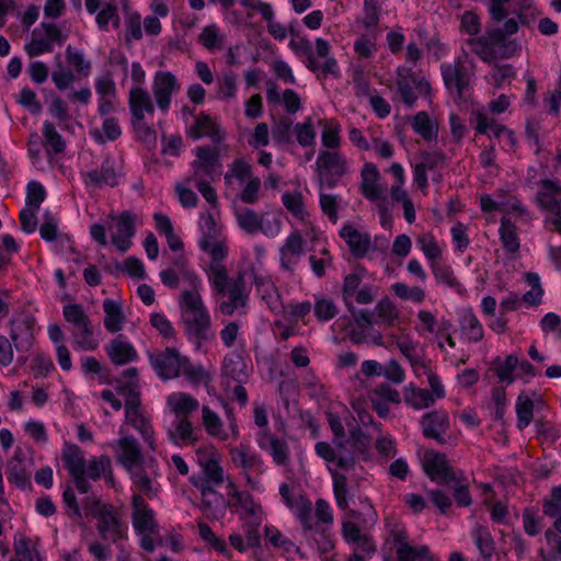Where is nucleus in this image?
<instances>
[{"label": "nucleus", "mask_w": 561, "mask_h": 561, "mask_svg": "<svg viewBox=\"0 0 561 561\" xmlns=\"http://www.w3.org/2000/svg\"><path fill=\"white\" fill-rule=\"evenodd\" d=\"M327 421L333 434V444L318 442L314 451L318 457L328 463H334L342 470L355 468L358 456L367 460L370 456L371 438L359 426L373 423V416L363 411L358 412V420L347 410L341 413L328 412Z\"/></svg>", "instance_id": "nucleus-1"}, {"label": "nucleus", "mask_w": 561, "mask_h": 561, "mask_svg": "<svg viewBox=\"0 0 561 561\" xmlns=\"http://www.w3.org/2000/svg\"><path fill=\"white\" fill-rule=\"evenodd\" d=\"M214 293L220 296L219 311L224 316L245 314L249 309L251 287L245 283V273L230 277L226 266L214 265L208 279Z\"/></svg>", "instance_id": "nucleus-2"}, {"label": "nucleus", "mask_w": 561, "mask_h": 561, "mask_svg": "<svg viewBox=\"0 0 561 561\" xmlns=\"http://www.w3.org/2000/svg\"><path fill=\"white\" fill-rule=\"evenodd\" d=\"M181 324L191 343L197 348L208 342L211 319L207 307L199 294V289H184L179 299Z\"/></svg>", "instance_id": "nucleus-3"}, {"label": "nucleus", "mask_w": 561, "mask_h": 561, "mask_svg": "<svg viewBox=\"0 0 561 561\" xmlns=\"http://www.w3.org/2000/svg\"><path fill=\"white\" fill-rule=\"evenodd\" d=\"M197 462L199 471L190 477V482L202 495V504L205 508H211L221 503L222 496L216 491L225 482V470L220 465L219 453L211 448L198 450Z\"/></svg>", "instance_id": "nucleus-4"}, {"label": "nucleus", "mask_w": 561, "mask_h": 561, "mask_svg": "<svg viewBox=\"0 0 561 561\" xmlns=\"http://www.w3.org/2000/svg\"><path fill=\"white\" fill-rule=\"evenodd\" d=\"M61 460L81 494H87L90 491L89 479L93 481L100 480L111 467L108 457H92L87 460L83 450L78 445L71 443L64 444Z\"/></svg>", "instance_id": "nucleus-5"}, {"label": "nucleus", "mask_w": 561, "mask_h": 561, "mask_svg": "<svg viewBox=\"0 0 561 561\" xmlns=\"http://www.w3.org/2000/svg\"><path fill=\"white\" fill-rule=\"evenodd\" d=\"M149 358L153 370L163 380L180 376L185 377L194 385L210 380L208 373L202 365L192 364L186 356L173 347H168L157 354H150Z\"/></svg>", "instance_id": "nucleus-6"}, {"label": "nucleus", "mask_w": 561, "mask_h": 561, "mask_svg": "<svg viewBox=\"0 0 561 561\" xmlns=\"http://www.w3.org/2000/svg\"><path fill=\"white\" fill-rule=\"evenodd\" d=\"M288 46L296 55L304 57L306 68L318 77L341 76L337 60L331 55L332 47L327 39L317 37L312 45L307 36H301L298 39L291 38Z\"/></svg>", "instance_id": "nucleus-7"}, {"label": "nucleus", "mask_w": 561, "mask_h": 561, "mask_svg": "<svg viewBox=\"0 0 561 561\" xmlns=\"http://www.w3.org/2000/svg\"><path fill=\"white\" fill-rule=\"evenodd\" d=\"M365 512L351 511V516L355 520H346L342 525V535L345 541L354 546L353 556L348 561H364L371 558L376 550V546L367 534L362 533L357 522L364 527L374 526L377 522V513L369 503L365 505Z\"/></svg>", "instance_id": "nucleus-8"}, {"label": "nucleus", "mask_w": 561, "mask_h": 561, "mask_svg": "<svg viewBox=\"0 0 561 561\" xmlns=\"http://www.w3.org/2000/svg\"><path fill=\"white\" fill-rule=\"evenodd\" d=\"M82 510L87 517L96 519V530L103 540L115 543L126 536L128 526L113 505L101 504L98 499L88 496Z\"/></svg>", "instance_id": "nucleus-9"}, {"label": "nucleus", "mask_w": 561, "mask_h": 561, "mask_svg": "<svg viewBox=\"0 0 561 561\" xmlns=\"http://www.w3.org/2000/svg\"><path fill=\"white\" fill-rule=\"evenodd\" d=\"M62 314L67 322L73 325L72 346L77 351L92 352L101 343L99 334L95 333L92 321L83 307L79 304L64 306Z\"/></svg>", "instance_id": "nucleus-10"}, {"label": "nucleus", "mask_w": 561, "mask_h": 561, "mask_svg": "<svg viewBox=\"0 0 561 561\" xmlns=\"http://www.w3.org/2000/svg\"><path fill=\"white\" fill-rule=\"evenodd\" d=\"M131 523L136 535L139 537V546L147 552H153L154 536L159 535V525L156 514L149 507L141 494L131 497Z\"/></svg>", "instance_id": "nucleus-11"}, {"label": "nucleus", "mask_w": 561, "mask_h": 561, "mask_svg": "<svg viewBox=\"0 0 561 561\" xmlns=\"http://www.w3.org/2000/svg\"><path fill=\"white\" fill-rule=\"evenodd\" d=\"M394 82L401 101L410 108L414 107L419 95L428 96L432 92L430 82L412 67L399 66Z\"/></svg>", "instance_id": "nucleus-12"}, {"label": "nucleus", "mask_w": 561, "mask_h": 561, "mask_svg": "<svg viewBox=\"0 0 561 561\" xmlns=\"http://www.w3.org/2000/svg\"><path fill=\"white\" fill-rule=\"evenodd\" d=\"M229 455L233 466L240 470V474L245 479V484L252 490H260V480L253 474H262L265 471L261 455L255 453L248 444L231 447Z\"/></svg>", "instance_id": "nucleus-13"}, {"label": "nucleus", "mask_w": 561, "mask_h": 561, "mask_svg": "<svg viewBox=\"0 0 561 561\" xmlns=\"http://www.w3.org/2000/svg\"><path fill=\"white\" fill-rule=\"evenodd\" d=\"M316 168L320 188L331 190L348 172V162L337 150H321L317 157Z\"/></svg>", "instance_id": "nucleus-14"}, {"label": "nucleus", "mask_w": 561, "mask_h": 561, "mask_svg": "<svg viewBox=\"0 0 561 561\" xmlns=\"http://www.w3.org/2000/svg\"><path fill=\"white\" fill-rule=\"evenodd\" d=\"M388 541L392 543L397 561H434L435 557L425 545H413L405 528L393 524L389 530Z\"/></svg>", "instance_id": "nucleus-15"}, {"label": "nucleus", "mask_w": 561, "mask_h": 561, "mask_svg": "<svg viewBox=\"0 0 561 561\" xmlns=\"http://www.w3.org/2000/svg\"><path fill=\"white\" fill-rule=\"evenodd\" d=\"M440 73L446 90L462 100L473 77V71L463 57H458L454 62L442 64Z\"/></svg>", "instance_id": "nucleus-16"}, {"label": "nucleus", "mask_w": 561, "mask_h": 561, "mask_svg": "<svg viewBox=\"0 0 561 561\" xmlns=\"http://www.w3.org/2000/svg\"><path fill=\"white\" fill-rule=\"evenodd\" d=\"M127 473L131 483L142 496L146 495L149 499H153L159 494L161 485L158 479L161 477V472L156 458L148 457L145 462L127 471Z\"/></svg>", "instance_id": "nucleus-17"}, {"label": "nucleus", "mask_w": 561, "mask_h": 561, "mask_svg": "<svg viewBox=\"0 0 561 561\" xmlns=\"http://www.w3.org/2000/svg\"><path fill=\"white\" fill-rule=\"evenodd\" d=\"M536 195L538 206L552 215L550 222L561 234V183L557 180L542 179L538 182Z\"/></svg>", "instance_id": "nucleus-18"}, {"label": "nucleus", "mask_w": 561, "mask_h": 561, "mask_svg": "<svg viewBox=\"0 0 561 561\" xmlns=\"http://www.w3.org/2000/svg\"><path fill=\"white\" fill-rule=\"evenodd\" d=\"M124 176L122 163L114 156L107 154L100 168L92 169L83 174L87 186L99 188L102 186L115 187Z\"/></svg>", "instance_id": "nucleus-19"}, {"label": "nucleus", "mask_w": 561, "mask_h": 561, "mask_svg": "<svg viewBox=\"0 0 561 561\" xmlns=\"http://www.w3.org/2000/svg\"><path fill=\"white\" fill-rule=\"evenodd\" d=\"M196 159L191 163L190 182L199 180H215L217 170L220 168L219 153L209 146L195 148Z\"/></svg>", "instance_id": "nucleus-20"}, {"label": "nucleus", "mask_w": 561, "mask_h": 561, "mask_svg": "<svg viewBox=\"0 0 561 561\" xmlns=\"http://www.w3.org/2000/svg\"><path fill=\"white\" fill-rule=\"evenodd\" d=\"M151 89L158 108L167 113L171 106L172 96L181 90V83L171 71L160 70L153 76Z\"/></svg>", "instance_id": "nucleus-21"}, {"label": "nucleus", "mask_w": 561, "mask_h": 561, "mask_svg": "<svg viewBox=\"0 0 561 561\" xmlns=\"http://www.w3.org/2000/svg\"><path fill=\"white\" fill-rule=\"evenodd\" d=\"M255 440L259 448L267 453L276 466L287 467L289 465L290 449L284 438L273 434L270 430H260Z\"/></svg>", "instance_id": "nucleus-22"}, {"label": "nucleus", "mask_w": 561, "mask_h": 561, "mask_svg": "<svg viewBox=\"0 0 561 561\" xmlns=\"http://www.w3.org/2000/svg\"><path fill=\"white\" fill-rule=\"evenodd\" d=\"M471 124L478 134L485 135L490 139L505 138L510 146L515 145L514 133L497 121L484 110H477L472 113Z\"/></svg>", "instance_id": "nucleus-23"}, {"label": "nucleus", "mask_w": 561, "mask_h": 561, "mask_svg": "<svg viewBox=\"0 0 561 561\" xmlns=\"http://www.w3.org/2000/svg\"><path fill=\"white\" fill-rule=\"evenodd\" d=\"M251 276L257 295L266 304L267 308L275 314L285 312L279 291L268 274L257 272L251 267Z\"/></svg>", "instance_id": "nucleus-24"}, {"label": "nucleus", "mask_w": 561, "mask_h": 561, "mask_svg": "<svg viewBox=\"0 0 561 561\" xmlns=\"http://www.w3.org/2000/svg\"><path fill=\"white\" fill-rule=\"evenodd\" d=\"M423 469L434 482L449 485L457 480L456 472L450 468L444 454L427 450L423 457Z\"/></svg>", "instance_id": "nucleus-25"}, {"label": "nucleus", "mask_w": 561, "mask_h": 561, "mask_svg": "<svg viewBox=\"0 0 561 561\" xmlns=\"http://www.w3.org/2000/svg\"><path fill=\"white\" fill-rule=\"evenodd\" d=\"M228 488L231 490L229 503L236 508V512L243 520L254 519L255 524L263 522L262 506L254 502L253 496L247 491H238L233 481H229Z\"/></svg>", "instance_id": "nucleus-26"}, {"label": "nucleus", "mask_w": 561, "mask_h": 561, "mask_svg": "<svg viewBox=\"0 0 561 561\" xmlns=\"http://www.w3.org/2000/svg\"><path fill=\"white\" fill-rule=\"evenodd\" d=\"M116 461L126 472L145 462V457L139 442L133 435H124L115 443Z\"/></svg>", "instance_id": "nucleus-27"}, {"label": "nucleus", "mask_w": 561, "mask_h": 561, "mask_svg": "<svg viewBox=\"0 0 561 561\" xmlns=\"http://www.w3.org/2000/svg\"><path fill=\"white\" fill-rule=\"evenodd\" d=\"M252 367L248 365L244 357L238 353H230L225 356L221 367L222 382L229 389L232 383H247L251 377Z\"/></svg>", "instance_id": "nucleus-28"}, {"label": "nucleus", "mask_w": 561, "mask_h": 561, "mask_svg": "<svg viewBox=\"0 0 561 561\" xmlns=\"http://www.w3.org/2000/svg\"><path fill=\"white\" fill-rule=\"evenodd\" d=\"M115 220V225L108 227L112 231V243L122 252H126L133 244V237L136 233L135 216L128 211H122L119 216L112 217Z\"/></svg>", "instance_id": "nucleus-29"}, {"label": "nucleus", "mask_w": 561, "mask_h": 561, "mask_svg": "<svg viewBox=\"0 0 561 561\" xmlns=\"http://www.w3.org/2000/svg\"><path fill=\"white\" fill-rule=\"evenodd\" d=\"M31 460L25 458L21 448H16L14 455L7 463L5 476L10 483L18 489L25 490L31 485Z\"/></svg>", "instance_id": "nucleus-30"}, {"label": "nucleus", "mask_w": 561, "mask_h": 561, "mask_svg": "<svg viewBox=\"0 0 561 561\" xmlns=\"http://www.w3.org/2000/svg\"><path fill=\"white\" fill-rule=\"evenodd\" d=\"M125 421L141 435L148 447L152 451H156L157 445L154 439V431L150 420L144 414L140 405L136 407L133 400H130L126 407Z\"/></svg>", "instance_id": "nucleus-31"}, {"label": "nucleus", "mask_w": 561, "mask_h": 561, "mask_svg": "<svg viewBox=\"0 0 561 561\" xmlns=\"http://www.w3.org/2000/svg\"><path fill=\"white\" fill-rule=\"evenodd\" d=\"M10 337L18 352H28L34 342V319L22 316L10 321Z\"/></svg>", "instance_id": "nucleus-32"}, {"label": "nucleus", "mask_w": 561, "mask_h": 561, "mask_svg": "<svg viewBox=\"0 0 561 561\" xmlns=\"http://www.w3.org/2000/svg\"><path fill=\"white\" fill-rule=\"evenodd\" d=\"M279 494L286 506L290 508L299 519L302 527L307 530H311V527L314 524L311 501L304 496H298L296 499L291 497L290 488L287 483H282L279 485Z\"/></svg>", "instance_id": "nucleus-33"}, {"label": "nucleus", "mask_w": 561, "mask_h": 561, "mask_svg": "<svg viewBox=\"0 0 561 561\" xmlns=\"http://www.w3.org/2000/svg\"><path fill=\"white\" fill-rule=\"evenodd\" d=\"M420 425L426 438L435 439L439 444L446 442L444 435L449 428V416L445 411L436 410L425 413L420 420Z\"/></svg>", "instance_id": "nucleus-34"}, {"label": "nucleus", "mask_w": 561, "mask_h": 561, "mask_svg": "<svg viewBox=\"0 0 561 561\" xmlns=\"http://www.w3.org/2000/svg\"><path fill=\"white\" fill-rule=\"evenodd\" d=\"M339 234L346 242L352 255L356 259L365 257L373 248L370 234L356 229L351 224L343 225Z\"/></svg>", "instance_id": "nucleus-35"}, {"label": "nucleus", "mask_w": 561, "mask_h": 561, "mask_svg": "<svg viewBox=\"0 0 561 561\" xmlns=\"http://www.w3.org/2000/svg\"><path fill=\"white\" fill-rule=\"evenodd\" d=\"M104 351L110 360L116 366L127 365L139 358L135 346L124 335H118L110 341L104 346Z\"/></svg>", "instance_id": "nucleus-36"}, {"label": "nucleus", "mask_w": 561, "mask_h": 561, "mask_svg": "<svg viewBox=\"0 0 561 561\" xmlns=\"http://www.w3.org/2000/svg\"><path fill=\"white\" fill-rule=\"evenodd\" d=\"M128 106L133 119L145 121L146 114L154 113V104L149 92L141 87H134L128 94Z\"/></svg>", "instance_id": "nucleus-37"}, {"label": "nucleus", "mask_w": 561, "mask_h": 561, "mask_svg": "<svg viewBox=\"0 0 561 561\" xmlns=\"http://www.w3.org/2000/svg\"><path fill=\"white\" fill-rule=\"evenodd\" d=\"M360 192L370 202H379L383 199L382 190L378 184L379 171L377 167L371 163H365L362 173Z\"/></svg>", "instance_id": "nucleus-38"}, {"label": "nucleus", "mask_w": 561, "mask_h": 561, "mask_svg": "<svg viewBox=\"0 0 561 561\" xmlns=\"http://www.w3.org/2000/svg\"><path fill=\"white\" fill-rule=\"evenodd\" d=\"M187 135L197 140L203 136H208L213 139L214 142L219 144L225 137V134L219 129V127L213 122L211 117L202 113L194 122V124L188 128Z\"/></svg>", "instance_id": "nucleus-39"}, {"label": "nucleus", "mask_w": 561, "mask_h": 561, "mask_svg": "<svg viewBox=\"0 0 561 561\" xmlns=\"http://www.w3.org/2000/svg\"><path fill=\"white\" fill-rule=\"evenodd\" d=\"M102 308L104 311L103 324L105 330L110 333L122 331L126 320L122 304L117 300L106 298L103 300Z\"/></svg>", "instance_id": "nucleus-40"}, {"label": "nucleus", "mask_w": 561, "mask_h": 561, "mask_svg": "<svg viewBox=\"0 0 561 561\" xmlns=\"http://www.w3.org/2000/svg\"><path fill=\"white\" fill-rule=\"evenodd\" d=\"M416 317L417 324L415 325V330L420 335H424L426 333L438 335L451 328V322L449 320L443 319L442 321H438L435 314L426 309L419 310Z\"/></svg>", "instance_id": "nucleus-41"}, {"label": "nucleus", "mask_w": 561, "mask_h": 561, "mask_svg": "<svg viewBox=\"0 0 561 561\" xmlns=\"http://www.w3.org/2000/svg\"><path fill=\"white\" fill-rule=\"evenodd\" d=\"M38 546L39 539L37 537H27L23 534H16L14 536L16 561H42Z\"/></svg>", "instance_id": "nucleus-42"}, {"label": "nucleus", "mask_w": 561, "mask_h": 561, "mask_svg": "<svg viewBox=\"0 0 561 561\" xmlns=\"http://www.w3.org/2000/svg\"><path fill=\"white\" fill-rule=\"evenodd\" d=\"M264 536L273 547L282 549L287 559H294L296 556L304 558L296 543L284 536L275 526H265Z\"/></svg>", "instance_id": "nucleus-43"}, {"label": "nucleus", "mask_w": 561, "mask_h": 561, "mask_svg": "<svg viewBox=\"0 0 561 561\" xmlns=\"http://www.w3.org/2000/svg\"><path fill=\"white\" fill-rule=\"evenodd\" d=\"M404 403L414 410L427 409L435 403V397L427 389L409 385L403 389Z\"/></svg>", "instance_id": "nucleus-44"}, {"label": "nucleus", "mask_w": 561, "mask_h": 561, "mask_svg": "<svg viewBox=\"0 0 561 561\" xmlns=\"http://www.w3.org/2000/svg\"><path fill=\"white\" fill-rule=\"evenodd\" d=\"M167 403L176 415V419L187 417L188 414L196 411L199 407L198 401L194 397L184 392L171 393L167 399Z\"/></svg>", "instance_id": "nucleus-45"}, {"label": "nucleus", "mask_w": 561, "mask_h": 561, "mask_svg": "<svg viewBox=\"0 0 561 561\" xmlns=\"http://www.w3.org/2000/svg\"><path fill=\"white\" fill-rule=\"evenodd\" d=\"M411 125L413 130L425 141L436 140L438 137V124L425 111L416 113Z\"/></svg>", "instance_id": "nucleus-46"}, {"label": "nucleus", "mask_w": 561, "mask_h": 561, "mask_svg": "<svg viewBox=\"0 0 561 561\" xmlns=\"http://www.w3.org/2000/svg\"><path fill=\"white\" fill-rule=\"evenodd\" d=\"M500 240L503 249L508 254H515L520 248V241L517 233V227L506 216L502 217L499 229Z\"/></svg>", "instance_id": "nucleus-47"}, {"label": "nucleus", "mask_w": 561, "mask_h": 561, "mask_svg": "<svg viewBox=\"0 0 561 561\" xmlns=\"http://www.w3.org/2000/svg\"><path fill=\"white\" fill-rule=\"evenodd\" d=\"M198 247L203 252L209 254L211 257V262L206 268V273L209 279L211 274V267L214 265L224 266L221 262L225 261L228 255V248L225 241L221 240L220 238L213 241L199 240Z\"/></svg>", "instance_id": "nucleus-48"}, {"label": "nucleus", "mask_w": 561, "mask_h": 561, "mask_svg": "<svg viewBox=\"0 0 561 561\" xmlns=\"http://www.w3.org/2000/svg\"><path fill=\"white\" fill-rule=\"evenodd\" d=\"M169 439L178 446L195 440L192 423L187 417L176 419L168 430Z\"/></svg>", "instance_id": "nucleus-49"}, {"label": "nucleus", "mask_w": 561, "mask_h": 561, "mask_svg": "<svg viewBox=\"0 0 561 561\" xmlns=\"http://www.w3.org/2000/svg\"><path fill=\"white\" fill-rule=\"evenodd\" d=\"M42 133L45 139L44 146L48 157H53L65 151L66 142L51 122L45 121L43 123Z\"/></svg>", "instance_id": "nucleus-50"}, {"label": "nucleus", "mask_w": 561, "mask_h": 561, "mask_svg": "<svg viewBox=\"0 0 561 561\" xmlns=\"http://www.w3.org/2000/svg\"><path fill=\"white\" fill-rule=\"evenodd\" d=\"M430 266L437 284L445 285L458 294L463 293V286L457 279L454 270L449 265L433 262Z\"/></svg>", "instance_id": "nucleus-51"}, {"label": "nucleus", "mask_w": 561, "mask_h": 561, "mask_svg": "<svg viewBox=\"0 0 561 561\" xmlns=\"http://www.w3.org/2000/svg\"><path fill=\"white\" fill-rule=\"evenodd\" d=\"M95 22L101 31H108L110 24H112L114 28H118L121 25V18L118 14L117 1H105L102 9L96 13Z\"/></svg>", "instance_id": "nucleus-52"}, {"label": "nucleus", "mask_w": 561, "mask_h": 561, "mask_svg": "<svg viewBox=\"0 0 561 561\" xmlns=\"http://www.w3.org/2000/svg\"><path fill=\"white\" fill-rule=\"evenodd\" d=\"M460 330L462 335L471 343L480 342L484 335L482 323L472 312H467L461 317Z\"/></svg>", "instance_id": "nucleus-53"}, {"label": "nucleus", "mask_w": 561, "mask_h": 561, "mask_svg": "<svg viewBox=\"0 0 561 561\" xmlns=\"http://www.w3.org/2000/svg\"><path fill=\"white\" fill-rule=\"evenodd\" d=\"M515 410L517 415L516 426L519 431H524L533 421L534 401L527 394L520 393L516 399Z\"/></svg>", "instance_id": "nucleus-54"}, {"label": "nucleus", "mask_w": 561, "mask_h": 561, "mask_svg": "<svg viewBox=\"0 0 561 561\" xmlns=\"http://www.w3.org/2000/svg\"><path fill=\"white\" fill-rule=\"evenodd\" d=\"M203 424L208 435L217 437L220 440H227L229 433L224 431L222 422L219 415L209 407H203Z\"/></svg>", "instance_id": "nucleus-55"}, {"label": "nucleus", "mask_w": 561, "mask_h": 561, "mask_svg": "<svg viewBox=\"0 0 561 561\" xmlns=\"http://www.w3.org/2000/svg\"><path fill=\"white\" fill-rule=\"evenodd\" d=\"M391 291L402 300L414 304H423L426 299V291L421 286H408L405 283L397 282L391 285Z\"/></svg>", "instance_id": "nucleus-56"}, {"label": "nucleus", "mask_w": 561, "mask_h": 561, "mask_svg": "<svg viewBox=\"0 0 561 561\" xmlns=\"http://www.w3.org/2000/svg\"><path fill=\"white\" fill-rule=\"evenodd\" d=\"M198 42L209 51L220 50L224 47L225 35L216 24H210L202 30Z\"/></svg>", "instance_id": "nucleus-57"}, {"label": "nucleus", "mask_w": 561, "mask_h": 561, "mask_svg": "<svg viewBox=\"0 0 561 561\" xmlns=\"http://www.w3.org/2000/svg\"><path fill=\"white\" fill-rule=\"evenodd\" d=\"M350 339L354 344L370 343L377 346L383 344L382 334L375 328L374 323H369L367 328L351 329Z\"/></svg>", "instance_id": "nucleus-58"}, {"label": "nucleus", "mask_w": 561, "mask_h": 561, "mask_svg": "<svg viewBox=\"0 0 561 561\" xmlns=\"http://www.w3.org/2000/svg\"><path fill=\"white\" fill-rule=\"evenodd\" d=\"M467 45L472 53L478 55L480 59L485 62H492L500 57L507 56L506 54L494 53L484 36L470 37L467 39Z\"/></svg>", "instance_id": "nucleus-59"}, {"label": "nucleus", "mask_w": 561, "mask_h": 561, "mask_svg": "<svg viewBox=\"0 0 561 561\" xmlns=\"http://www.w3.org/2000/svg\"><path fill=\"white\" fill-rule=\"evenodd\" d=\"M237 75L233 71H226L217 80V96L220 100H230L237 96Z\"/></svg>", "instance_id": "nucleus-60"}, {"label": "nucleus", "mask_w": 561, "mask_h": 561, "mask_svg": "<svg viewBox=\"0 0 561 561\" xmlns=\"http://www.w3.org/2000/svg\"><path fill=\"white\" fill-rule=\"evenodd\" d=\"M494 371L501 382L512 383L514 381L513 371L518 366V357L511 354L504 360L496 358L493 362Z\"/></svg>", "instance_id": "nucleus-61"}, {"label": "nucleus", "mask_w": 561, "mask_h": 561, "mask_svg": "<svg viewBox=\"0 0 561 561\" xmlns=\"http://www.w3.org/2000/svg\"><path fill=\"white\" fill-rule=\"evenodd\" d=\"M472 538L481 556L484 559L491 558L494 551V542L489 529L483 526H477L472 530Z\"/></svg>", "instance_id": "nucleus-62"}, {"label": "nucleus", "mask_w": 561, "mask_h": 561, "mask_svg": "<svg viewBox=\"0 0 561 561\" xmlns=\"http://www.w3.org/2000/svg\"><path fill=\"white\" fill-rule=\"evenodd\" d=\"M416 244L431 263L436 262L442 256L438 242L431 232L420 234L416 239Z\"/></svg>", "instance_id": "nucleus-63"}, {"label": "nucleus", "mask_w": 561, "mask_h": 561, "mask_svg": "<svg viewBox=\"0 0 561 561\" xmlns=\"http://www.w3.org/2000/svg\"><path fill=\"white\" fill-rule=\"evenodd\" d=\"M66 58L67 62L77 73L83 77H88L91 73L92 64L90 60L85 59L84 54L81 50L69 45L66 48Z\"/></svg>", "instance_id": "nucleus-64"}]
</instances>
